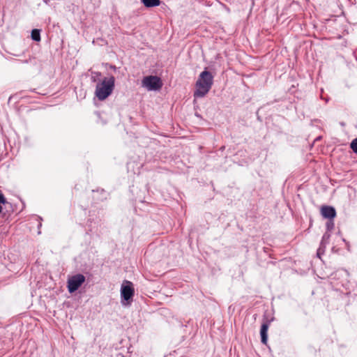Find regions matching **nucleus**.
Returning a JSON list of instances; mask_svg holds the SVG:
<instances>
[{
    "instance_id": "obj_4",
    "label": "nucleus",
    "mask_w": 357,
    "mask_h": 357,
    "mask_svg": "<svg viewBox=\"0 0 357 357\" xmlns=\"http://www.w3.org/2000/svg\"><path fill=\"white\" fill-rule=\"evenodd\" d=\"M142 86L148 91H156L162 87V82L160 77L153 75L144 77L142 82Z\"/></svg>"
},
{
    "instance_id": "obj_6",
    "label": "nucleus",
    "mask_w": 357,
    "mask_h": 357,
    "mask_svg": "<svg viewBox=\"0 0 357 357\" xmlns=\"http://www.w3.org/2000/svg\"><path fill=\"white\" fill-rule=\"evenodd\" d=\"M320 212L324 218L328 220H333L336 216L335 208L331 206H322Z\"/></svg>"
},
{
    "instance_id": "obj_11",
    "label": "nucleus",
    "mask_w": 357,
    "mask_h": 357,
    "mask_svg": "<svg viewBox=\"0 0 357 357\" xmlns=\"http://www.w3.org/2000/svg\"><path fill=\"white\" fill-rule=\"evenodd\" d=\"M330 234L326 232L323 236H322V239H321V245H325L326 246V244L328 243V241H329V238H330Z\"/></svg>"
},
{
    "instance_id": "obj_5",
    "label": "nucleus",
    "mask_w": 357,
    "mask_h": 357,
    "mask_svg": "<svg viewBox=\"0 0 357 357\" xmlns=\"http://www.w3.org/2000/svg\"><path fill=\"white\" fill-rule=\"evenodd\" d=\"M85 276L78 273L69 278L67 282L68 290L70 293L76 291L85 282Z\"/></svg>"
},
{
    "instance_id": "obj_14",
    "label": "nucleus",
    "mask_w": 357,
    "mask_h": 357,
    "mask_svg": "<svg viewBox=\"0 0 357 357\" xmlns=\"http://www.w3.org/2000/svg\"><path fill=\"white\" fill-rule=\"evenodd\" d=\"M324 248L325 245H321L319 246L318 250H317V256L320 258V255L324 252Z\"/></svg>"
},
{
    "instance_id": "obj_10",
    "label": "nucleus",
    "mask_w": 357,
    "mask_h": 357,
    "mask_svg": "<svg viewBox=\"0 0 357 357\" xmlns=\"http://www.w3.org/2000/svg\"><path fill=\"white\" fill-rule=\"evenodd\" d=\"M101 77V73L100 72H92L91 73V81L93 82H99L100 78Z\"/></svg>"
},
{
    "instance_id": "obj_9",
    "label": "nucleus",
    "mask_w": 357,
    "mask_h": 357,
    "mask_svg": "<svg viewBox=\"0 0 357 357\" xmlns=\"http://www.w3.org/2000/svg\"><path fill=\"white\" fill-rule=\"evenodd\" d=\"M31 38L33 40L38 42L40 40V31L38 29H33L31 31Z\"/></svg>"
},
{
    "instance_id": "obj_13",
    "label": "nucleus",
    "mask_w": 357,
    "mask_h": 357,
    "mask_svg": "<svg viewBox=\"0 0 357 357\" xmlns=\"http://www.w3.org/2000/svg\"><path fill=\"white\" fill-rule=\"evenodd\" d=\"M334 228V222L333 220H328V221L326 222V229L328 231L332 230Z\"/></svg>"
},
{
    "instance_id": "obj_3",
    "label": "nucleus",
    "mask_w": 357,
    "mask_h": 357,
    "mask_svg": "<svg viewBox=\"0 0 357 357\" xmlns=\"http://www.w3.org/2000/svg\"><path fill=\"white\" fill-rule=\"evenodd\" d=\"M134 293L135 291L132 283L130 281L125 280L121 288V298L122 305H126L125 301L128 302V304H130L134 296Z\"/></svg>"
},
{
    "instance_id": "obj_1",
    "label": "nucleus",
    "mask_w": 357,
    "mask_h": 357,
    "mask_svg": "<svg viewBox=\"0 0 357 357\" xmlns=\"http://www.w3.org/2000/svg\"><path fill=\"white\" fill-rule=\"evenodd\" d=\"M213 83V76L212 74L205 70L202 72L196 82V90L194 92V96L196 98H202L208 93Z\"/></svg>"
},
{
    "instance_id": "obj_12",
    "label": "nucleus",
    "mask_w": 357,
    "mask_h": 357,
    "mask_svg": "<svg viewBox=\"0 0 357 357\" xmlns=\"http://www.w3.org/2000/svg\"><path fill=\"white\" fill-rule=\"evenodd\" d=\"M350 147L352 151L357 154V138H355L351 141Z\"/></svg>"
},
{
    "instance_id": "obj_8",
    "label": "nucleus",
    "mask_w": 357,
    "mask_h": 357,
    "mask_svg": "<svg viewBox=\"0 0 357 357\" xmlns=\"http://www.w3.org/2000/svg\"><path fill=\"white\" fill-rule=\"evenodd\" d=\"M142 2L147 8L158 6L160 4V0H142Z\"/></svg>"
},
{
    "instance_id": "obj_2",
    "label": "nucleus",
    "mask_w": 357,
    "mask_h": 357,
    "mask_svg": "<svg viewBox=\"0 0 357 357\" xmlns=\"http://www.w3.org/2000/svg\"><path fill=\"white\" fill-rule=\"evenodd\" d=\"M115 78L113 75L105 77L102 81L98 82L95 95L99 100H104L109 97L114 89Z\"/></svg>"
},
{
    "instance_id": "obj_7",
    "label": "nucleus",
    "mask_w": 357,
    "mask_h": 357,
    "mask_svg": "<svg viewBox=\"0 0 357 357\" xmlns=\"http://www.w3.org/2000/svg\"><path fill=\"white\" fill-rule=\"evenodd\" d=\"M269 324L268 322L264 323L261 326L260 335H261V340L263 344H266L268 339V329Z\"/></svg>"
}]
</instances>
